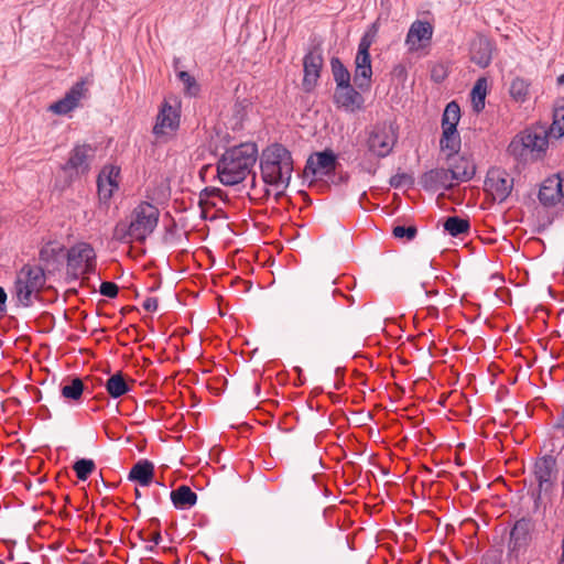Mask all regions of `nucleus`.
<instances>
[{
	"mask_svg": "<svg viewBox=\"0 0 564 564\" xmlns=\"http://www.w3.org/2000/svg\"><path fill=\"white\" fill-rule=\"evenodd\" d=\"M258 156L256 143H241L228 149L217 163L219 181L225 186L242 182L252 171Z\"/></svg>",
	"mask_w": 564,
	"mask_h": 564,
	"instance_id": "nucleus-1",
	"label": "nucleus"
},
{
	"mask_svg": "<svg viewBox=\"0 0 564 564\" xmlns=\"http://www.w3.org/2000/svg\"><path fill=\"white\" fill-rule=\"evenodd\" d=\"M260 170L263 182L278 189L275 197L279 198L291 181L293 172L291 152L279 143L268 147L261 154Z\"/></svg>",
	"mask_w": 564,
	"mask_h": 564,
	"instance_id": "nucleus-2",
	"label": "nucleus"
},
{
	"mask_svg": "<svg viewBox=\"0 0 564 564\" xmlns=\"http://www.w3.org/2000/svg\"><path fill=\"white\" fill-rule=\"evenodd\" d=\"M549 147L544 128H527L518 133L508 145V153L518 162L527 163L540 159Z\"/></svg>",
	"mask_w": 564,
	"mask_h": 564,
	"instance_id": "nucleus-3",
	"label": "nucleus"
},
{
	"mask_svg": "<svg viewBox=\"0 0 564 564\" xmlns=\"http://www.w3.org/2000/svg\"><path fill=\"white\" fill-rule=\"evenodd\" d=\"M46 276L40 265L24 264L17 273L14 293L20 305L30 307L33 294H39L44 288Z\"/></svg>",
	"mask_w": 564,
	"mask_h": 564,
	"instance_id": "nucleus-4",
	"label": "nucleus"
},
{
	"mask_svg": "<svg viewBox=\"0 0 564 564\" xmlns=\"http://www.w3.org/2000/svg\"><path fill=\"white\" fill-rule=\"evenodd\" d=\"M96 269V252L90 243L79 242L67 251V274L78 279L91 274Z\"/></svg>",
	"mask_w": 564,
	"mask_h": 564,
	"instance_id": "nucleus-5",
	"label": "nucleus"
},
{
	"mask_svg": "<svg viewBox=\"0 0 564 564\" xmlns=\"http://www.w3.org/2000/svg\"><path fill=\"white\" fill-rule=\"evenodd\" d=\"M398 141V132L391 122L377 123L367 138L368 151L379 159L387 158Z\"/></svg>",
	"mask_w": 564,
	"mask_h": 564,
	"instance_id": "nucleus-6",
	"label": "nucleus"
},
{
	"mask_svg": "<svg viewBox=\"0 0 564 564\" xmlns=\"http://www.w3.org/2000/svg\"><path fill=\"white\" fill-rule=\"evenodd\" d=\"M160 212L158 207L148 202H141L132 213L130 224L134 232V240L144 241L158 226Z\"/></svg>",
	"mask_w": 564,
	"mask_h": 564,
	"instance_id": "nucleus-7",
	"label": "nucleus"
},
{
	"mask_svg": "<svg viewBox=\"0 0 564 564\" xmlns=\"http://www.w3.org/2000/svg\"><path fill=\"white\" fill-rule=\"evenodd\" d=\"M535 480L538 481V489L532 492L535 507L539 506L542 491H549L553 488L557 474V462L553 455H544L536 459L533 470Z\"/></svg>",
	"mask_w": 564,
	"mask_h": 564,
	"instance_id": "nucleus-8",
	"label": "nucleus"
},
{
	"mask_svg": "<svg viewBox=\"0 0 564 564\" xmlns=\"http://www.w3.org/2000/svg\"><path fill=\"white\" fill-rule=\"evenodd\" d=\"M338 311L339 306L333 295L326 296L322 303H312L305 317L307 327L315 333L323 332Z\"/></svg>",
	"mask_w": 564,
	"mask_h": 564,
	"instance_id": "nucleus-9",
	"label": "nucleus"
},
{
	"mask_svg": "<svg viewBox=\"0 0 564 564\" xmlns=\"http://www.w3.org/2000/svg\"><path fill=\"white\" fill-rule=\"evenodd\" d=\"M513 178L503 170L490 169L487 173L484 189L494 202L503 203L511 194Z\"/></svg>",
	"mask_w": 564,
	"mask_h": 564,
	"instance_id": "nucleus-10",
	"label": "nucleus"
},
{
	"mask_svg": "<svg viewBox=\"0 0 564 564\" xmlns=\"http://www.w3.org/2000/svg\"><path fill=\"white\" fill-rule=\"evenodd\" d=\"M95 156V149L90 144H77L69 153L64 171H75L77 174H86L90 170V163Z\"/></svg>",
	"mask_w": 564,
	"mask_h": 564,
	"instance_id": "nucleus-11",
	"label": "nucleus"
},
{
	"mask_svg": "<svg viewBox=\"0 0 564 564\" xmlns=\"http://www.w3.org/2000/svg\"><path fill=\"white\" fill-rule=\"evenodd\" d=\"M336 169V155L330 150H324L310 155L304 173L313 176L330 175Z\"/></svg>",
	"mask_w": 564,
	"mask_h": 564,
	"instance_id": "nucleus-12",
	"label": "nucleus"
},
{
	"mask_svg": "<svg viewBox=\"0 0 564 564\" xmlns=\"http://www.w3.org/2000/svg\"><path fill=\"white\" fill-rule=\"evenodd\" d=\"M86 94V83L85 80H79L70 87L63 98L53 102L48 109L55 115H67L78 107L80 99L84 98Z\"/></svg>",
	"mask_w": 564,
	"mask_h": 564,
	"instance_id": "nucleus-13",
	"label": "nucleus"
},
{
	"mask_svg": "<svg viewBox=\"0 0 564 564\" xmlns=\"http://www.w3.org/2000/svg\"><path fill=\"white\" fill-rule=\"evenodd\" d=\"M446 161L454 184L468 182L476 174V164L467 155H446Z\"/></svg>",
	"mask_w": 564,
	"mask_h": 564,
	"instance_id": "nucleus-14",
	"label": "nucleus"
},
{
	"mask_svg": "<svg viewBox=\"0 0 564 564\" xmlns=\"http://www.w3.org/2000/svg\"><path fill=\"white\" fill-rule=\"evenodd\" d=\"M420 185L427 192H437L440 189L451 191L454 182L448 169L437 167L424 172L419 180Z\"/></svg>",
	"mask_w": 564,
	"mask_h": 564,
	"instance_id": "nucleus-15",
	"label": "nucleus"
},
{
	"mask_svg": "<svg viewBox=\"0 0 564 564\" xmlns=\"http://www.w3.org/2000/svg\"><path fill=\"white\" fill-rule=\"evenodd\" d=\"M358 88L351 84L347 87L336 88L334 93V102L338 108L347 112H356L364 108L365 98Z\"/></svg>",
	"mask_w": 564,
	"mask_h": 564,
	"instance_id": "nucleus-16",
	"label": "nucleus"
},
{
	"mask_svg": "<svg viewBox=\"0 0 564 564\" xmlns=\"http://www.w3.org/2000/svg\"><path fill=\"white\" fill-rule=\"evenodd\" d=\"M533 528L534 524L531 518L523 517L516 521L510 531L508 545L511 553H517L528 546Z\"/></svg>",
	"mask_w": 564,
	"mask_h": 564,
	"instance_id": "nucleus-17",
	"label": "nucleus"
},
{
	"mask_svg": "<svg viewBox=\"0 0 564 564\" xmlns=\"http://www.w3.org/2000/svg\"><path fill=\"white\" fill-rule=\"evenodd\" d=\"M323 66L322 54L315 51L308 52L303 58L304 77L303 87L311 91L317 84Z\"/></svg>",
	"mask_w": 564,
	"mask_h": 564,
	"instance_id": "nucleus-18",
	"label": "nucleus"
},
{
	"mask_svg": "<svg viewBox=\"0 0 564 564\" xmlns=\"http://www.w3.org/2000/svg\"><path fill=\"white\" fill-rule=\"evenodd\" d=\"M180 126V115L176 109L164 101L160 112L156 117V122L153 127V133L156 137H161L167 133V131H175Z\"/></svg>",
	"mask_w": 564,
	"mask_h": 564,
	"instance_id": "nucleus-19",
	"label": "nucleus"
},
{
	"mask_svg": "<svg viewBox=\"0 0 564 564\" xmlns=\"http://www.w3.org/2000/svg\"><path fill=\"white\" fill-rule=\"evenodd\" d=\"M371 56L370 54L357 53L355 57L354 83L360 91H368L371 87Z\"/></svg>",
	"mask_w": 564,
	"mask_h": 564,
	"instance_id": "nucleus-20",
	"label": "nucleus"
},
{
	"mask_svg": "<svg viewBox=\"0 0 564 564\" xmlns=\"http://www.w3.org/2000/svg\"><path fill=\"white\" fill-rule=\"evenodd\" d=\"M433 35V26L426 21H415L410 26L405 43L409 50L414 51L422 46L423 42L430 41Z\"/></svg>",
	"mask_w": 564,
	"mask_h": 564,
	"instance_id": "nucleus-21",
	"label": "nucleus"
},
{
	"mask_svg": "<svg viewBox=\"0 0 564 564\" xmlns=\"http://www.w3.org/2000/svg\"><path fill=\"white\" fill-rule=\"evenodd\" d=\"M470 58L478 66L485 68L492 59V43L489 39L478 35L470 44Z\"/></svg>",
	"mask_w": 564,
	"mask_h": 564,
	"instance_id": "nucleus-22",
	"label": "nucleus"
},
{
	"mask_svg": "<svg viewBox=\"0 0 564 564\" xmlns=\"http://www.w3.org/2000/svg\"><path fill=\"white\" fill-rule=\"evenodd\" d=\"M563 196L562 180L556 175L547 177L539 191V200L546 207L554 206Z\"/></svg>",
	"mask_w": 564,
	"mask_h": 564,
	"instance_id": "nucleus-23",
	"label": "nucleus"
},
{
	"mask_svg": "<svg viewBox=\"0 0 564 564\" xmlns=\"http://www.w3.org/2000/svg\"><path fill=\"white\" fill-rule=\"evenodd\" d=\"M154 476V465L148 459H141L131 468L128 479L137 481L141 486H149Z\"/></svg>",
	"mask_w": 564,
	"mask_h": 564,
	"instance_id": "nucleus-24",
	"label": "nucleus"
},
{
	"mask_svg": "<svg viewBox=\"0 0 564 564\" xmlns=\"http://www.w3.org/2000/svg\"><path fill=\"white\" fill-rule=\"evenodd\" d=\"M84 392V381L78 377L68 378L61 387V395L68 402H79Z\"/></svg>",
	"mask_w": 564,
	"mask_h": 564,
	"instance_id": "nucleus-25",
	"label": "nucleus"
},
{
	"mask_svg": "<svg viewBox=\"0 0 564 564\" xmlns=\"http://www.w3.org/2000/svg\"><path fill=\"white\" fill-rule=\"evenodd\" d=\"M171 500L175 508L186 509L197 502V495L188 486L182 485L171 491Z\"/></svg>",
	"mask_w": 564,
	"mask_h": 564,
	"instance_id": "nucleus-26",
	"label": "nucleus"
},
{
	"mask_svg": "<svg viewBox=\"0 0 564 564\" xmlns=\"http://www.w3.org/2000/svg\"><path fill=\"white\" fill-rule=\"evenodd\" d=\"M106 391L108 394L118 399L130 391V387L126 381V378L121 371L112 375L105 383Z\"/></svg>",
	"mask_w": 564,
	"mask_h": 564,
	"instance_id": "nucleus-27",
	"label": "nucleus"
},
{
	"mask_svg": "<svg viewBox=\"0 0 564 564\" xmlns=\"http://www.w3.org/2000/svg\"><path fill=\"white\" fill-rule=\"evenodd\" d=\"M460 137L457 130H443L440 140V147L443 152L448 151L447 155H456L460 150Z\"/></svg>",
	"mask_w": 564,
	"mask_h": 564,
	"instance_id": "nucleus-28",
	"label": "nucleus"
},
{
	"mask_svg": "<svg viewBox=\"0 0 564 564\" xmlns=\"http://www.w3.org/2000/svg\"><path fill=\"white\" fill-rule=\"evenodd\" d=\"M330 68L336 83V88L347 87L351 84L350 73L338 57L330 58Z\"/></svg>",
	"mask_w": 564,
	"mask_h": 564,
	"instance_id": "nucleus-29",
	"label": "nucleus"
},
{
	"mask_svg": "<svg viewBox=\"0 0 564 564\" xmlns=\"http://www.w3.org/2000/svg\"><path fill=\"white\" fill-rule=\"evenodd\" d=\"M531 83L522 77H514L511 80L509 93L517 102H524L529 99Z\"/></svg>",
	"mask_w": 564,
	"mask_h": 564,
	"instance_id": "nucleus-30",
	"label": "nucleus"
},
{
	"mask_svg": "<svg viewBox=\"0 0 564 564\" xmlns=\"http://www.w3.org/2000/svg\"><path fill=\"white\" fill-rule=\"evenodd\" d=\"M443 227L452 237H458L460 235L468 234L470 224L467 218L451 216L445 219Z\"/></svg>",
	"mask_w": 564,
	"mask_h": 564,
	"instance_id": "nucleus-31",
	"label": "nucleus"
},
{
	"mask_svg": "<svg viewBox=\"0 0 564 564\" xmlns=\"http://www.w3.org/2000/svg\"><path fill=\"white\" fill-rule=\"evenodd\" d=\"M460 119V108L456 101H451L445 107L442 116L443 130H457V124Z\"/></svg>",
	"mask_w": 564,
	"mask_h": 564,
	"instance_id": "nucleus-32",
	"label": "nucleus"
},
{
	"mask_svg": "<svg viewBox=\"0 0 564 564\" xmlns=\"http://www.w3.org/2000/svg\"><path fill=\"white\" fill-rule=\"evenodd\" d=\"M487 95V79L485 77H480L476 80L470 96L473 108L476 112H480L485 108V98Z\"/></svg>",
	"mask_w": 564,
	"mask_h": 564,
	"instance_id": "nucleus-33",
	"label": "nucleus"
},
{
	"mask_svg": "<svg viewBox=\"0 0 564 564\" xmlns=\"http://www.w3.org/2000/svg\"><path fill=\"white\" fill-rule=\"evenodd\" d=\"M106 172L107 170H101L97 178L98 195L99 198L104 202L109 200L112 197L113 192L119 187L118 183H106L104 178Z\"/></svg>",
	"mask_w": 564,
	"mask_h": 564,
	"instance_id": "nucleus-34",
	"label": "nucleus"
},
{
	"mask_svg": "<svg viewBox=\"0 0 564 564\" xmlns=\"http://www.w3.org/2000/svg\"><path fill=\"white\" fill-rule=\"evenodd\" d=\"M112 237L120 242H130L134 240V232L132 231L131 224L124 220L117 223Z\"/></svg>",
	"mask_w": 564,
	"mask_h": 564,
	"instance_id": "nucleus-35",
	"label": "nucleus"
},
{
	"mask_svg": "<svg viewBox=\"0 0 564 564\" xmlns=\"http://www.w3.org/2000/svg\"><path fill=\"white\" fill-rule=\"evenodd\" d=\"M96 465L93 459L80 458L73 465V469L79 480L85 481L89 475L95 470Z\"/></svg>",
	"mask_w": 564,
	"mask_h": 564,
	"instance_id": "nucleus-36",
	"label": "nucleus"
},
{
	"mask_svg": "<svg viewBox=\"0 0 564 564\" xmlns=\"http://www.w3.org/2000/svg\"><path fill=\"white\" fill-rule=\"evenodd\" d=\"M63 248H54L51 245L44 246L39 252V259L42 263L48 265L56 262L59 252Z\"/></svg>",
	"mask_w": 564,
	"mask_h": 564,
	"instance_id": "nucleus-37",
	"label": "nucleus"
},
{
	"mask_svg": "<svg viewBox=\"0 0 564 564\" xmlns=\"http://www.w3.org/2000/svg\"><path fill=\"white\" fill-rule=\"evenodd\" d=\"M180 80L184 84L186 94L189 96H196L199 91V86L196 79L187 72L182 70L177 74Z\"/></svg>",
	"mask_w": 564,
	"mask_h": 564,
	"instance_id": "nucleus-38",
	"label": "nucleus"
},
{
	"mask_svg": "<svg viewBox=\"0 0 564 564\" xmlns=\"http://www.w3.org/2000/svg\"><path fill=\"white\" fill-rule=\"evenodd\" d=\"M392 235L397 239H405L411 241L416 237L417 228L414 225L408 227L398 225L393 227Z\"/></svg>",
	"mask_w": 564,
	"mask_h": 564,
	"instance_id": "nucleus-39",
	"label": "nucleus"
},
{
	"mask_svg": "<svg viewBox=\"0 0 564 564\" xmlns=\"http://www.w3.org/2000/svg\"><path fill=\"white\" fill-rule=\"evenodd\" d=\"M389 184L393 188L411 187L414 184V178L408 173H397L390 178Z\"/></svg>",
	"mask_w": 564,
	"mask_h": 564,
	"instance_id": "nucleus-40",
	"label": "nucleus"
},
{
	"mask_svg": "<svg viewBox=\"0 0 564 564\" xmlns=\"http://www.w3.org/2000/svg\"><path fill=\"white\" fill-rule=\"evenodd\" d=\"M550 133L556 138L564 135V109L555 111L553 123L550 127Z\"/></svg>",
	"mask_w": 564,
	"mask_h": 564,
	"instance_id": "nucleus-41",
	"label": "nucleus"
},
{
	"mask_svg": "<svg viewBox=\"0 0 564 564\" xmlns=\"http://www.w3.org/2000/svg\"><path fill=\"white\" fill-rule=\"evenodd\" d=\"M99 292L106 297L115 299L118 295L119 288L116 283L106 281L100 284Z\"/></svg>",
	"mask_w": 564,
	"mask_h": 564,
	"instance_id": "nucleus-42",
	"label": "nucleus"
},
{
	"mask_svg": "<svg viewBox=\"0 0 564 564\" xmlns=\"http://www.w3.org/2000/svg\"><path fill=\"white\" fill-rule=\"evenodd\" d=\"M224 192L217 187H205L199 193V205L207 203V199L210 197H223Z\"/></svg>",
	"mask_w": 564,
	"mask_h": 564,
	"instance_id": "nucleus-43",
	"label": "nucleus"
},
{
	"mask_svg": "<svg viewBox=\"0 0 564 564\" xmlns=\"http://www.w3.org/2000/svg\"><path fill=\"white\" fill-rule=\"evenodd\" d=\"M102 170H107L105 175L106 183H118V177L120 174V169L117 166H105Z\"/></svg>",
	"mask_w": 564,
	"mask_h": 564,
	"instance_id": "nucleus-44",
	"label": "nucleus"
},
{
	"mask_svg": "<svg viewBox=\"0 0 564 564\" xmlns=\"http://www.w3.org/2000/svg\"><path fill=\"white\" fill-rule=\"evenodd\" d=\"M371 44H372V36H370L369 33L364 34L358 44L357 53L370 54L369 50H370Z\"/></svg>",
	"mask_w": 564,
	"mask_h": 564,
	"instance_id": "nucleus-45",
	"label": "nucleus"
},
{
	"mask_svg": "<svg viewBox=\"0 0 564 564\" xmlns=\"http://www.w3.org/2000/svg\"><path fill=\"white\" fill-rule=\"evenodd\" d=\"M159 301L156 297H148L143 302V308L148 312H155L158 310Z\"/></svg>",
	"mask_w": 564,
	"mask_h": 564,
	"instance_id": "nucleus-46",
	"label": "nucleus"
},
{
	"mask_svg": "<svg viewBox=\"0 0 564 564\" xmlns=\"http://www.w3.org/2000/svg\"><path fill=\"white\" fill-rule=\"evenodd\" d=\"M6 302H7V293H6L4 289L0 286V313L6 312V310H7Z\"/></svg>",
	"mask_w": 564,
	"mask_h": 564,
	"instance_id": "nucleus-47",
	"label": "nucleus"
},
{
	"mask_svg": "<svg viewBox=\"0 0 564 564\" xmlns=\"http://www.w3.org/2000/svg\"><path fill=\"white\" fill-rule=\"evenodd\" d=\"M555 429H564V408L555 422Z\"/></svg>",
	"mask_w": 564,
	"mask_h": 564,
	"instance_id": "nucleus-48",
	"label": "nucleus"
},
{
	"mask_svg": "<svg viewBox=\"0 0 564 564\" xmlns=\"http://www.w3.org/2000/svg\"><path fill=\"white\" fill-rule=\"evenodd\" d=\"M432 79L436 83H441L444 79V75H440V73L434 68L432 72Z\"/></svg>",
	"mask_w": 564,
	"mask_h": 564,
	"instance_id": "nucleus-49",
	"label": "nucleus"
},
{
	"mask_svg": "<svg viewBox=\"0 0 564 564\" xmlns=\"http://www.w3.org/2000/svg\"><path fill=\"white\" fill-rule=\"evenodd\" d=\"M150 541H152L154 544H159V543H160V541H161V534H160V532H155V533L151 536Z\"/></svg>",
	"mask_w": 564,
	"mask_h": 564,
	"instance_id": "nucleus-50",
	"label": "nucleus"
},
{
	"mask_svg": "<svg viewBox=\"0 0 564 564\" xmlns=\"http://www.w3.org/2000/svg\"><path fill=\"white\" fill-rule=\"evenodd\" d=\"M480 564H499L496 558L492 557H486L481 561Z\"/></svg>",
	"mask_w": 564,
	"mask_h": 564,
	"instance_id": "nucleus-51",
	"label": "nucleus"
},
{
	"mask_svg": "<svg viewBox=\"0 0 564 564\" xmlns=\"http://www.w3.org/2000/svg\"><path fill=\"white\" fill-rule=\"evenodd\" d=\"M556 80L558 85H564V73L560 75Z\"/></svg>",
	"mask_w": 564,
	"mask_h": 564,
	"instance_id": "nucleus-52",
	"label": "nucleus"
},
{
	"mask_svg": "<svg viewBox=\"0 0 564 564\" xmlns=\"http://www.w3.org/2000/svg\"><path fill=\"white\" fill-rule=\"evenodd\" d=\"M557 564H564V549H562V555Z\"/></svg>",
	"mask_w": 564,
	"mask_h": 564,
	"instance_id": "nucleus-53",
	"label": "nucleus"
},
{
	"mask_svg": "<svg viewBox=\"0 0 564 564\" xmlns=\"http://www.w3.org/2000/svg\"><path fill=\"white\" fill-rule=\"evenodd\" d=\"M135 497H137V498H140V497H141V492L139 491V489H138V488H135Z\"/></svg>",
	"mask_w": 564,
	"mask_h": 564,
	"instance_id": "nucleus-54",
	"label": "nucleus"
},
{
	"mask_svg": "<svg viewBox=\"0 0 564 564\" xmlns=\"http://www.w3.org/2000/svg\"><path fill=\"white\" fill-rule=\"evenodd\" d=\"M149 551H153V546H148L147 547Z\"/></svg>",
	"mask_w": 564,
	"mask_h": 564,
	"instance_id": "nucleus-55",
	"label": "nucleus"
}]
</instances>
